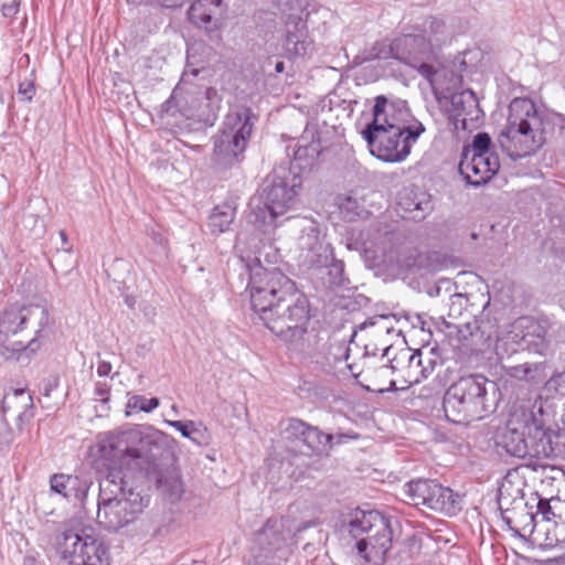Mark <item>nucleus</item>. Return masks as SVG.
<instances>
[{
	"label": "nucleus",
	"instance_id": "f8f14e48",
	"mask_svg": "<svg viewBox=\"0 0 565 565\" xmlns=\"http://www.w3.org/2000/svg\"><path fill=\"white\" fill-rule=\"evenodd\" d=\"M403 491L406 502L415 507L424 505L448 515H454L461 509V497L436 480H412L404 486Z\"/></svg>",
	"mask_w": 565,
	"mask_h": 565
},
{
	"label": "nucleus",
	"instance_id": "9b49d317",
	"mask_svg": "<svg viewBox=\"0 0 565 565\" xmlns=\"http://www.w3.org/2000/svg\"><path fill=\"white\" fill-rule=\"evenodd\" d=\"M299 185L300 181L297 175H292L291 183H289L287 175L275 173L268 179V184L264 186L259 204L253 209L255 222L276 227L277 218L296 203V188Z\"/></svg>",
	"mask_w": 565,
	"mask_h": 565
},
{
	"label": "nucleus",
	"instance_id": "13d9d810",
	"mask_svg": "<svg viewBox=\"0 0 565 565\" xmlns=\"http://www.w3.org/2000/svg\"><path fill=\"white\" fill-rule=\"evenodd\" d=\"M502 520L509 526V529H512L510 518L502 515Z\"/></svg>",
	"mask_w": 565,
	"mask_h": 565
},
{
	"label": "nucleus",
	"instance_id": "39448f33",
	"mask_svg": "<svg viewBox=\"0 0 565 565\" xmlns=\"http://www.w3.org/2000/svg\"><path fill=\"white\" fill-rule=\"evenodd\" d=\"M259 320L289 348H299L308 332L311 315L307 296L297 287L258 315Z\"/></svg>",
	"mask_w": 565,
	"mask_h": 565
},
{
	"label": "nucleus",
	"instance_id": "e2e57ef3",
	"mask_svg": "<svg viewBox=\"0 0 565 565\" xmlns=\"http://www.w3.org/2000/svg\"><path fill=\"white\" fill-rule=\"evenodd\" d=\"M388 350H390V348H386V349L384 350V355H386V354H387Z\"/></svg>",
	"mask_w": 565,
	"mask_h": 565
},
{
	"label": "nucleus",
	"instance_id": "0eeeda50",
	"mask_svg": "<svg viewBox=\"0 0 565 565\" xmlns=\"http://www.w3.org/2000/svg\"><path fill=\"white\" fill-rule=\"evenodd\" d=\"M255 115L249 107L241 106L230 111L222 131L213 138L211 162L217 173L238 168L243 162L254 128Z\"/></svg>",
	"mask_w": 565,
	"mask_h": 565
},
{
	"label": "nucleus",
	"instance_id": "c03bdc74",
	"mask_svg": "<svg viewBox=\"0 0 565 565\" xmlns=\"http://www.w3.org/2000/svg\"><path fill=\"white\" fill-rule=\"evenodd\" d=\"M270 534H273L275 541L274 545L277 546L281 541V536L280 534L271 530V527L269 526V521L264 525V527L260 531H258L257 541L262 544L269 537Z\"/></svg>",
	"mask_w": 565,
	"mask_h": 565
},
{
	"label": "nucleus",
	"instance_id": "79ce46f5",
	"mask_svg": "<svg viewBox=\"0 0 565 565\" xmlns=\"http://www.w3.org/2000/svg\"><path fill=\"white\" fill-rule=\"evenodd\" d=\"M13 440V431L7 420L0 417V449L8 447Z\"/></svg>",
	"mask_w": 565,
	"mask_h": 565
},
{
	"label": "nucleus",
	"instance_id": "bf43d9fd",
	"mask_svg": "<svg viewBox=\"0 0 565 565\" xmlns=\"http://www.w3.org/2000/svg\"><path fill=\"white\" fill-rule=\"evenodd\" d=\"M128 2H131V3H135V4H141V3H147L148 0H128Z\"/></svg>",
	"mask_w": 565,
	"mask_h": 565
},
{
	"label": "nucleus",
	"instance_id": "4468645a",
	"mask_svg": "<svg viewBox=\"0 0 565 565\" xmlns=\"http://www.w3.org/2000/svg\"><path fill=\"white\" fill-rule=\"evenodd\" d=\"M390 56L415 68L427 79H431L436 71L429 63L434 53L431 44L424 35L403 34L395 38L390 44Z\"/></svg>",
	"mask_w": 565,
	"mask_h": 565
},
{
	"label": "nucleus",
	"instance_id": "ddd939ff",
	"mask_svg": "<svg viewBox=\"0 0 565 565\" xmlns=\"http://www.w3.org/2000/svg\"><path fill=\"white\" fill-rule=\"evenodd\" d=\"M280 428L282 439L302 455L320 456L331 448L332 435L299 418L290 417L281 422Z\"/></svg>",
	"mask_w": 565,
	"mask_h": 565
},
{
	"label": "nucleus",
	"instance_id": "e433bc0d",
	"mask_svg": "<svg viewBox=\"0 0 565 565\" xmlns=\"http://www.w3.org/2000/svg\"><path fill=\"white\" fill-rule=\"evenodd\" d=\"M159 406V399L157 397L146 398L142 395H134L128 401V407L138 409L145 413H151Z\"/></svg>",
	"mask_w": 565,
	"mask_h": 565
},
{
	"label": "nucleus",
	"instance_id": "603ef678",
	"mask_svg": "<svg viewBox=\"0 0 565 565\" xmlns=\"http://www.w3.org/2000/svg\"><path fill=\"white\" fill-rule=\"evenodd\" d=\"M394 369H395V367H394V365H393L392 363H391V364H383V365H381V366L376 370V372H377V373H379V375H381V376H386V375H388V374L393 373V372H394Z\"/></svg>",
	"mask_w": 565,
	"mask_h": 565
},
{
	"label": "nucleus",
	"instance_id": "864d4df0",
	"mask_svg": "<svg viewBox=\"0 0 565 565\" xmlns=\"http://www.w3.org/2000/svg\"><path fill=\"white\" fill-rule=\"evenodd\" d=\"M388 318L386 316H377V317H374L372 319H370L369 321H365L363 324H362V328H365L367 326H374L379 322H385Z\"/></svg>",
	"mask_w": 565,
	"mask_h": 565
},
{
	"label": "nucleus",
	"instance_id": "9d476101",
	"mask_svg": "<svg viewBox=\"0 0 565 565\" xmlns=\"http://www.w3.org/2000/svg\"><path fill=\"white\" fill-rule=\"evenodd\" d=\"M386 128H365L363 138L371 153L385 162H402L411 153L413 145L425 131L424 125L413 120L411 127L391 126Z\"/></svg>",
	"mask_w": 565,
	"mask_h": 565
},
{
	"label": "nucleus",
	"instance_id": "bb28decb",
	"mask_svg": "<svg viewBox=\"0 0 565 565\" xmlns=\"http://www.w3.org/2000/svg\"><path fill=\"white\" fill-rule=\"evenodd\" d=\"M491 328L489 323H484V321L477 316H472V321L457 326L459 339L463 341L471 339V345L483 344L489 341L492 335Z\"/></svg>",
	"mask_w": 565,
	"mask_h": 565
},
{
	"label": "nucleus",
	"instance_id": "a211bd4d",
	"mask_svg": "<svg viewBox=\"0 0 565 565\" xmlns=\"http://www.w3.org/2000/svg\"><path fill=\"white\" fill-rule=\"evenodd\" d=\"M459 172L466 182L475 188L486 184L500 169L497 153H461Z\"/></svg>",
	"mask_w": 565,
	"mask_h": 565
},
{
	"label": "nucleus",
	"instance_id": "dca6fc26",
	"mask_svg": "<svg viewBox=\"0 0 565 565\" xmlns=\"http://www.w3.org/2000/svg\"><path fill=\"white\" fill-rule=\"evenodd\" d=\"M447 113L450 124L457 131L477 129L483 118L477 95L471 89L451 94Z\"/></svg>",
	"mask_w": 565,
	"mask_h": 565
},
{
	"label": "nucleus",
	"instance_id": "5701e85b",
	"mask_svg": "<svg viewBox=\"0 0 565 565\" xmlns=\"http://www.w3.org/2000/svg\"><path fill=\"white\" fill-rule=\"evenodd\" d=\"M223 12V0H196L188 11L190 22L211 32L217 28V15Z\"/></svg>",
	"mask_w": 565,
	"mask_h": 565
},
{
	"label": "nucleus",
	"instance_id": "5fc2aeb1",
	"mask_svg": "<svg viewBox=\"0 0 565 565\" xmlns=\"http://www.w3.org/2000/svg\"><path fill=\"white\" fill-rule=\"evenodd\" d=\"M204 95L207 100H214L217 97V90L213 87H207Z\"/></svg>",
	"mask_w": 565,
	"mask_h": 565
},
{
	"label": "nucleus",
	"instance_id": "de8ad7c7",
	"mask_svg": "<svg viewBox=\"0 0 565 565\" xmlns=\"http://www.w3.org/2000/svg\"><path fill=\"white\" fill-rule=\"evenodd\" d=\"M58 382L60 380L57 376H51L45 380L42 386V394L44 396H50L51 392L58 386Z\"/></svg>",
	"mask_w": 565,
	"mask_h": 565
},
{
	"label": "nucleus",
	"instance_id": "c85d7f7f",
	"mask_svg": "<svg viewBox=\"0 0 565 565\" xmlns=\"http://www.w3.org/2000/svg\"><path fill=\"white\" fill-rule=\"evenodd\" d=\"M170 426L175 428L184 438L190 439L198 446L209 445V434L205 427L193 420H169Z\"/></svg>",
	"mask_w": 565,
	"mask_h": 565
},
{
	"label": "nucleus",
	"instance_id": "6e6552de",
	"mask_svg": "<svg viewBox=\"0 0 565 565\" xmlns=\"http://www.w3.org/2000/svg\"><path fill=\"white\" fill-rule=\"evenodd\" d=\"M239 262L249 277L247 288L252 309L257 316L296 287L295 281L279 268L265 267L257 257L249 262L241 258Z\"/></svg>",
	"mask_w": 565,
	"mask_h": 565
},
{
	"label": "nucleus",
	"instance_id": "58836bf2",
	"mask_svg": "<svg viewBox=\"0 0 565 565\" xmlns=\"http://www.w3.org/2000/svg\"><path fill=\"white\" fill-rule=\"evenodd\" d=\"M35 94V72L32 71L29 78H24L18 87V95L22 100L30 103Z\"/></svg>",
	"mask_w": 565,
	"mask_h": 565
},
{
	"label": "nucleus",
	"instance_id": "423d86ee",
	"mask_svg": "<svg viewBox=\"0 0 565 565\" xmlns=\"http://www.w3.org/2000/svg\"><path fill=\"white\" fill-rule=\"evenodd\" d=\"M490 381L479 374L462 376L446 391L443 409L447 420L467 425L493 412L488 396Z\"/></svg>",
	"mask_w": 565,
	"mask_h": 565
},
{
	"label": "nucleus",
	"instance_id": "09e8293b",
	"mask_svg": "<svg viewBox=\"0 0 565 565\" xmlns=\"http://www.w3.org/2000/svg\"><path fill=\"white\" fill-rule=\"evenodd\" d=\"M111 372V364L107 361H100L97 366V374L99 376H107Z\"/></svg>",
	"mask_w": 565,
	"mask_h": 565
},
{
	"label": "nucleus",
	"instance_id": "20e7f679",
	"mask_svg": "<svg viewBox=\"0 0 565 565\" xmlns=\"http://www.w3.org/2000/svg\"><path fill=\"white\" fill-rule=\"evenodd\" d=\"M544 142L543 120L535 104L526 98L513 99L508 125L498 136L501 149L515 160L536 152Z\"/></svg>",
	"mask_w": 565,
	"mask_h": 565
},
{
	"label": "nucleus",
	"instance_id": "7ed1b4c3",
	"mask_svg": "<svg viewBox=\"0 0 565 565\" xmlns=\"http://www.w3.org/2000/svg\"><path fill=\"white\" fill-rule=\"evenodd\" d=\"M557 437L543 427L533 408L520 405L512 407L500 445L518 458L551 459L557 456Z\"/></svg>",
	"mask_w": 565,
	"mask_h": 565
},
{
	"label": "nucleus",
	"instance_id": "2eb2a0df",
	"mask_svg": "<svg viewBox=\"0 0 565 565\" xmlns=\"http://www.w3.org/2000/svg\"><path fill=\"white\" fill-rule=\"evenodd\" d=\"M49 323V311L40 305L10 306L0 313V340H9L28 326L36 327V340Z\"/></svg>",
	"mask_w": 565,
	"mask_h": 565
},
{
	"label": "nucleus",
	"instance_id": "8fccbe9b",
	"mask_svg": "<svg viewBox=\"0 0 565 565\" xmlns=\"http://www.w3.org/2000/svg\"><path fill=\"white\" fill-rule=\"evenodd\" d=\"M369 542L365 539H360L356 542V550L360 555H363V557L367 561V556L365 555L366 548H367Z\"/></svg>",
	"mask_w": 565,
	"mask_h": 565
},
{
	"label": "nucleus",
	"instance_id": "cd10ccee",
	"mask_svg": "<svg viewBox=\"0 0 565 565\" xmlns=\"http://www.w3.org/2000/svg\"><path fill=\"white\" fill-rule=\"evenodd\" d=\"M418 31V35H424L426 41L431 44V51L435 52V47H439L446 40V24L441 19L435 17L426 18Z\"/></svg>",
	"mask_w": 565,
	"mask_h": 565
},
{
	"label": "nucleus",
	"instance_id": "4d7b16f0",
	"mask_svg": "<svg viewBox=\"0 0 565 565\" xmlns=\"http://www.w3.org/2000/svg\"><path fill=\"white\" fill-rule=\"evenodd\" d=\"M285 71V64L282 61H277L275 63V72L276 73H282Z\"/></svg>",
	"mask_w": 565,
	"mask_h": 565
},
{
	"label": "nucleus",
	"instance_id": "f03ea898",
	"mask_svg": "<svg viewBox=\"0 0 565 565\" xmlns=\"http://www.w3.org/2000/svg\"><path fill=\"white\" fill-rule=\"evenodd\" d=\"M166 438V434L151 427L109 433L97 444L98 456L107 462V471L115 467L124 471V466L131 462L147 471L159 461Z\"/></svg>",
	"mask_w": 565,
	"mask_h": 565
},
{
	"label": "nucleus",
	"instance_id": "393cba45",
	"mask_svg": "<svg viewBox=\"0 0 565 565\" xmlns=\"http://www.w3.org/2000/svg\"><path fill=\"white\" fill-rule=\"evenodd\" d=\"M308 45L306 22L300 17L290 15L286 22V51L294 55H305Z\"/></svg>",
	"mask_w": 565,
	"mask_h": 565
},
{
	"label": "nucleus",
	"instance_id": "052dcab7",
	"mask_svg": "<svg viewBox=\"0 0 565 565\" xmlns=\"http://www.w3.org/2000/svg\"><path fill=\"white\" fill-rule=\"evenodd\" d=\"M60 236H61L63 242H66V233H65V231H61L60 232Z\"/></svg>",
	"mask_w": 565,
	"mask_h": 565
},
{
	"label": "nucleus",
	"instance_id": "680f3d73",
	"mask_svg": "<svg viewBox=\"0 0 565 565\" xmlns=\"http://www.w3.org/2000/svg\"><path fill=\"white\" fill-rule=\"evenodd\" d=\"M490 305V301L488 300L486 305L483 306V310Z\"/></svg>",
	"mask_w": 565,
	"mask_h": 565
},
{
	"label": "nucleus",
	"instance_id": "c756f323",
	"mask_svg": "<svg viewBox=\"0 0 565 565\" xmlns=\"http://www.w3.org/2000/svg\"><path fill=\"white\" fill-rule=\"evenodd\" d=\"M235 218V209L228 204L217 205L209 216L207 226L212 234H222L230 230Z\"/></svg>",
	"mask_w": 565,
	"mask_h": 565
},
{
	"label": "nucleus",
	"instance_id": "f257e3e1",
	"mask_svg": "<svg viewBox=\"0 0 565 565\" xmlns=\"http://www.w3.org/2000/svg\"><path fill=\"white\" fill-rule=\"evenodd\" d=\"M149 502L150 497L134 486L127 471L110 468L99 481L96 523L116 533L139 520Z\"/></svg>",
	"mask_w": 565,
	"mask_h": 565
},
{
	"label": "nucleus",
	"instance_id": "37998d69",
	"mask_svg": "<svg viewBox=\"0 0 565 565\" xmlns=\"http://www.w3.org/2000/svg\"><path fill=\"white\" fill-rule=\"evenodd\" d=\"M20 0L3 1L1 3V13L4 18L12 20L19 11Z\"/></svg>",
	"mask_w": 565,
	"mask_h": 565
},
{
	"label": "nucleus",
	"instance_id": "3c124183",
	"mask_svg": "<svg viewBox=\"0 0 565 565\" xmlns=\"http://www.w3.org/2000/svg\"><path fill=\"white\" fill-rule=\"evenodd\" d=\"M159 4L166 8H177L180 7L183 0H154Z\"/></svg>",
	"mask_w": 565,
	"mask_h": 565
},
{
	"label": "nucleus",
	"instance_id": "4c0bfd02",
	"mask_svg": "<svg viewBox=\"0 0 565 565\" xmlns=\"http://www.w3.org/2000/svg\"><path fill=\"white\" fill-rule=\"evenodd\" d=\"M468 298L462 294H454L449 298L448 317L451 319L460 318L467 309Z\"/></svg>",
	"mask_w": 565,
	"mask_h": 565
},
{
	"label": "nucleus",
	"instance_id": "6ab92c4d",
	"mask_svg": "<svg viewBox=\"0 0 565 565\" xmlns=\"http://www.w3.org/2000/svg\"><path fill=\"white\" fill-rule=\"evenodd\" d=\"M300 225V236L298 246L302 252H307V258L310 263H321L327 259L329 253H332L330 245L326 244L319 224L311 218H302Z\"/></svg>",
	"mask_w": 565,
	"mask_h": 565
},
{
	"label": "nucleus",
	"instance_id": "2f4dec72",
	"mask_svg": "<svg viewBox=\"0 0 565 565\" xmlns=\"http://www.w3.org/2000/svg\"><path fill=\"white\" fill-rule=\"evenodd\" d=\"M8 341L9 340H0V355L4 360H18L20 353L26 349L31 350L32 352L38 350L36 338L30 340L26 345H24L22 342H13L12 344H9Z\"/></svg>",
	"mask_w": 565,
	"mask_h": 565
},
{
	"label": "nucleus",
	"instance_id": "1a4fd4ad",
	"mask_svg": "<svg viewBox=\"0 0 565 565\" xmlns=\"http://www.w3.org/2000/svg\"><path fill=\"white\" fill-rule=\"evenodd\" d=\"M56 553L68 565H109V550L85 529L65 525L54 539Z\"/></svg>",
	"mask_w": 565,
	"mask_h": 565
},
{
	"label": "nucleus",
	"instance_id": "7c9ffc66",
	"mask_svg": "<svg viewBox=\"0 0 565 565\" xmlns=\"http://www.w3.org/2000/svg\"><path fill=\"white\" fill-rule=\"evenodd\" d=\"M33 401L24 388H15L11 393L4 394L1 403V412L4 415L11 409L19 412L18 417L24 415L28 407H32Z\"/></svg>",
	"mask_w": 565,
	"mask_h": 565
},
{
	"label": "nucleus",
	"instance_id": "a878e982",
	"mask_svg": "<svg viewBox=\"0 0 565 565\" xmlns=\"http://www.w3.org/2000/svg\"><path fill=\"white\" fill-rule=\"evenodd\" d=\"M50 486L53 492L68 500H82L87 493V487L76 476L54 475L51 477Z\"/></svg>",
	"mask_w": 565,
	"mask_h": 565
},
{
	"label": "nucleus",
	"instance_id": "49530a36",
	"mask_svg": "<svg viewBox=\"0 0 565 565\" xmlns=\"http://www.w3.org/2000/svg\"><path fill=\"white\" fill-rule=\"evenodd\" d=\"M94 393L102 402H107L110 393V387L105 382H97L95 384Z\"/></svg>",
	"mask_w": 565,
	"mask_h": 565
},
{
	"label": "nucleus",
	"instance_id": "a18cd8bd",
	"mask_svg": "<svg viewBox=\"0 0 565 565\" xmlns=\"http://www.w3.org/2000/svg\"><path fill=\"white\" fill-rule=\"evenodd\" d=\"M423 365L420 366L422 369V374H420V381L424 380V379H427L428 376H430L436 367V360L433 359L431 356L427 355V356H424L423 355Z\"/></svg>",
	"mask_w": 565,
	"mask_h": 565
},
{
	"label": "nucleus",
	"instance_id": "f3484780",
	"mask_svg": "<svg viewBox=\"0 0 565 565\" xmlns=\"http://www.w3.org/2000/svg\"><path fill=\"white\" fill-rule=\"evenodd\" d=\"M342 526L353 539H359L376 527L375 542L383 551H387L391 547L392 537L388 521L377 512H365L356 509L349 514L348 520L343 521Z\"/></svg>",
	"mask_w": 565,
	"mask_h": 565
},
{
	"label": "nucleus",
	"instance_id": "aec40b11",
	"mask_svg": "<svg viewBox=\"0 0 565 565\" xmlns=\"http://www.w3.org/2000/svg\"><path fill=\"white\" fill-rule=\"evenodd\" d=\"M396 202L403 212L402 216L416 222L423 221L433 210L430 195L416 186L403 188L397 193Z\"/></svg>",
	"mask_w": 565,
	"mask_h": 565
},
{
	"label": "nucleus",
	"instance_id": "ea45409f",
	"mask_svg": "<svg viewBox=\"0 0 565 565\" xmlns=\"http://www.w3.org/2000/svg\"><path fill=\"white\" fill-rule=\"evenodd\" d=\"M329 275L331 282L335 286H343L348 279L344 277V263L342 260L332 259L329 265Z\"/></svg>",
	"mask_w": 565,
	"mask_h": 565
},
{
	"label": "nucleus",
	"instance_id": "6e6d98bb",
	"mask_svg": "<svg viewBox=\"0 0 565 565\" xmlns=\"http://www.w3.org/2000/svg\"><path fill=\"white\" fill-rule=\"evenodd\" d=\"M396 390H397V387H396V383H395V381H393V380H392V381H390V386H388V387H386V388H383V387H375V388H373V391H377V392H380V393H384V392H392V391H396Z\"/></svg>",
	"mask_w": 565,
	"mask_h": 565
},
{
	"label": "nucleus",
	"instance_id": "473e14b6",
	"mask_svg": "<svg viewBox=\"0 0 565 565\" xmlns=\"http://www.w3.org/2000/svg\"><path fill=\"white\" fill-rule=\"evenodd\" d=\"M462 153H467V156L476 153V154H488L495 153L492 149V140L489 134L487 132H478L473 139L471 145H467L462 149Z\"/></svg>",
	"mask_w": 565,
	"mask_h": 565
},
{
	"label": "nucleus",
	"instance_id": "a19ab883",
	"mask_svg": "<svg viewBox=\"0 0 565 565\" xmlns=\"http://www.w3.org/2000/svg\"><path fill=\"white\" fill-rule=\"evenodd\" d=\"M319 154V145L315 143V134L312 135V141L309 145H301L295 151L294 159L296 161H300L303 158L311 157L315 158Z\"/></svg>",
	"mask_w": 565,
	"mask_h": 565
},
{
	"label": "nucleus",
	"instance_id": "412c9836",
	"mask_svg": "<svg viewBox=\"0 0 565 565\" xmlns=\"http://www.w3.org/2000/svg\"><path fill=\"white\" fill-rule=\"evenodd\" d=\"M407 109L399 103L388 102V99L380 95L375 98L373 107V120L366 128H386L391 126L411 127L412 122H407Z\"/></svg>",
	"mask_w": 565,
	"mask_h": 565
},
{
	"label": "nucleus",
	"instance_id": "f704fd0d",
	"mask_svg": "<svg viewBox=\"0 0 565 565\" xmlns=\"http://www.w3.org/2000/svg\"><path fill=\"white\" fill-rule=\"evenodd\" d=\"M525 516L529 518L530 524L532 525L531 532L533 531L534 526L536 525L537 518L541 516L542 521L550 522L552 521L556 515L553 512V509L551 507L550 500L541 498L536 505V513H530L527 512Z\"/></svg>",
	"mask_w": 565,
	"mask_h": 565
},
{
	"label": "nucleus",
	"instance_id": "c9c22d12",
	"mask_svg": "<svg viewBox=\"0 0 565 565\" xmlns=\"http://www.w3.org/2000/svg\"><path fill=\"white\" fill-rule=\"evenodd\" d=\"M339 209L345 218L349 221H353L355 217L360 216L363 212L361 205L351 196H345L340 199Z\"/></svg>",
	"mask_w": 565,
	"mask_h": 565
},
{
	"label": "nucleus",
	"instance_id": "b1692460",
	"mask_svg": "<svg viewBox=\"0 0 565 565\" xmlns=\"http://www.w3.org/2000/svg\"><path fill=\"white\" fill-rule=\"evenodd\" d=\"M199 70L192 68L191 71L185 70L181 76V79L177 87L173 89L170 98L162 105V113L168 115H175L177 111L181 113L186 118L199 117V109L196 106L185 107L183 102L188 103V96H182L183 87L190 83V76H196ZM185 95H190V92H185Z\"/></svg>",
	"mask_w": 565,
	"mask_h": 565
},
{
	"label": "nucleus",
	"instance_id": "72a5a7b5",
	"mask_svg": "<svg viewBox=\"0 0 565 565\" xmlns=\"http://www.w3.org/2000/svg\"><path fill=\"white\" fill-rule=\"evenodd\" d=\"M407 376L409 384H416L420 382L422 374V365H423V352L420 350H415L413 352H407Z\"/></svg>",
	"mask_w": 565,
	"mask_h": 565
},
{
	"label": "nucleus",
	"instance_id": "4be33fe9",
	"mask_svg": "<svg viewBox=\"0 0 565 565\" xmlns=\"http://www.w3.org/2000/svg\"><path fill=\"white\" fill-rule=\"evenodd\" d=\"M149 480L153 481L157 489L171 502H177L181 499L184 489L181 476L174 467H162L158 461L154 466L146 471Z\"/></svg>",
	"mask_w": 565,
	"mask_h": 565
}]
</instances>
